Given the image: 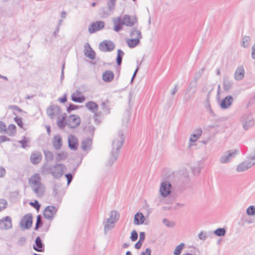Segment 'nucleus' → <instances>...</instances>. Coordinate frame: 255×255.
Returning <instances> with one entry per match:
<instances>
[{
  "mask_svg": "<svg viewBox=\"0 0 255 255\" xmlns=\"http://www.w3.org/2000/svg\"><path fill=\"white\" fill-rule=\"evenodd\" d=\"M198 237L200 240L205 241L207 238V236L205 232L202 231L199 234Z\"/></svg>",
  "mask_w": 255,
  "mask_h": 255,
  "instance_id": "bf43d9fd",
  "label": "nucleus"
},
{
  "mask_svg": "<svg viewBox=\"0 0 255 255\" xmlns=\"http://www.w3.org/2000/svg\"><path fill=\"white\" fill-rule=\"evenodd\" d=\"M12 227L11 219L9 216L3 218L0 220V229L7 230Z\"/></svg>",
  "mask_w": 255,
  "mask_h": 255,
  "instance_id": "dca6fc26",
  "label": "nucleus"
},
{
  "mask_svg": "<svg viewBox=\"0 0 255 255\" xmlns=\"http://www.w3.org/2000/svg\"><path fill=\"white\" fill-rule=\"evenodd\" d=\"M30 205L33 206L37 211H39L40 208V205L37 200H35L34 202H30Z\"/></svg>",
  "mask_w": 255,
  "mask_h": 255,
  "instance_id": "13d9d810",
  "label": "nucleus"
},
{
  "mask_svg": "<svg viewBox=\"0 0 255 255\" xmlns=\"http://www.w3.org/2000/svg\"><path fill=\"white\" fill-rule=\"evenodd\" d=\"M226 233V231L224 228H218L214 231V234L219 237L224 236Z\"/></svg>",
  "mask_w": 255,
  "mask_h": 255,
  "instance_id": "a19ab883",
  "label": "nucleus"
},
{
  "mask_svg": "<svg viewBox=\"0 0 255 255\" xmlns=\"http://www.w3.org/2000/svg\"><path fill=\"white\" fill-rule=\"evenodd\" d=\"M115 48L113 42L110 40H104L99 44V49L102 52H110Z\"/></svg>",
  "mask_w": 255,
  "mask_h": 255,
  "instance_id": "9d476101",
  "label": "nucleus"
},
{
  "mask_svg": "<svg viewBox=\"0 0 255 255\" xmlns=\"http://www.w3.org/2000/svg\"><path fill=\"white\" fill-rule=\"evenodd\" d=\"M92 141L90 137H87L82 141L81 143V147L83 150L87 151L91 149Z\"/></svg>",
  "mask_w": 255,
  "mask_h": 255,
  "instance_id": "4be33fe9",
  "label": "nucleus"
},
{
  "mask_svg": "<svg viewBox=\"0 0 255 255\" xmlns=\"http://www.w3.org/2000/svg\"><path fill=\"white\" fill-rule=\"evenodd\" d=\"M210 93H211V91H209L208 93V94L207 95V97H206V103L207 104V109H209V110L210 111L211 113H213V111H212V110L211 109L210 105L209 104V99H210Z\"/></svg>",
  "mask_w": 255,
  "mask_h": 255,
  "instance_id": "864d4df0",
  "label": "nucleus"
},
{
  "mask_svg": "<svg viewBox=\"0 0 255 255\" xmlns=\"http://www.w3.org/2000/svg\"><path fill=\"white\" fill-rule=\"evenodd\" d=\"M233 102V98L231 96H227L222 100L220 103L222 109H226L230 107Z\"/></svg>",
  "mask_w": 255,
  "mask_h": 255,
  "instance_id": "6ab92c4d",
  "label": "nucleus"
},
{
  "mask_svg": "<svg viewBox=\"0 0 255 255\" xmlns=\"http://www.w3.org/2000/svg\"><path fill=\"white\" fill-rule=\"evenodd\" d=\"M8 108L11 110H15L19 112H22V110L20 108H19L16 105H10L8 106Z\"/></svg>",
  "mask_w": 255,
  "mask_h": 255,
  "instance_id": "e2e57ef3",
  "label": "nucleus"
},
{
  "mask_svg": "<svg viewBox=\"0 0 255 255\" xmlns=\"http://www.w3.org/2000/svg\"><path fill=\"white\" fill-rule=\"evenodd\" d=\"M246 214L249 216H254L255 215V206L252 205L249 206L247 210Z\"/></svg>",
  "mask_w": 255,
  "mask_h": 255,
  "instance_id": "c03bdc74",
  "label": "nucleus"
},
{
  "mask_svg": "<svg viewBox=\"0 0 255 255\" xmlns=\"http://www.w3.org/2000/svg\"><path fill=\"white\" fill-rule=\"evenodd\" d=\"M138 238L137 233L135 230H133L131 233V236L130 238L132 242H134L137 240Z\"/></svg>",
  "mask_w": 255,
  "mask_h": 255,
  "instance_id": "5fc2aeb1",
  "label": "nucleus"
},
{
  "mask_svg": "<svg viewBox=\"0 0 255 255\" xmlns=\"http://www.w3.org/2000/svg\"><path fill=\"white\" fill-rule=\"evenodd\" d=\"M33 248L35 251L38 252H43L44 251V245L39 236L36 238L35 244L33 245Z\"/></svg>",
  "mask_w": 255,
  "mask_h": 255,
  "instance_id": "a211bd4d",
  "label": "nucleus"
},
{
  "mask_svg": "<svg viewBox=\"0 0 255 255\" xmlns=\"http://www.w3.org/2000/svg\"><path fill=\"white\" fill-rule=\"evenodd\" d=\"M61 113L60 107L57 105H52L47 110V114L51 119H54Z\"/></svg>",
  "mask_w": 255,
  "mask_h": 255,
  "instance_id": "ddd939ff",
  "label": "nucleus"
},
{
  "mask_svg": "<svg viewBox=\"0 0 255 255\" xmlns=\"http://www.w3.org/2000/svg\"><path fill=\"white\" fill-rule=\"evenodd\" d=\"M145 220V217L141 213H136L134 217L133 223L138 225L143 224Z\"/></svg>",
  "mask_w": 255,
  "mask_h": 255,
  "instance_id": "5701e85b",
  "label": "nucleus"
},
{
  "mask_svg": "<svg viewBox=\"0 0 255 255\" xmlns=\"http://www.w3.org/2000/svg\"><path fill=\"white\" fill-rule=\"evenodd\" d=\"M14 120L15 122L18 125V126H19L21 128H23V123L22 121L21 118L16 116V117L14 118Z\"/></svg>",
  "mask_w": 255,
  "mask_h": 255,
  "instance_id": "603ef678",
  "label": "nucleus"
},
{
  "mask_svg": "<svg viewBox=\"0 0 255 255\" xmlns=\"http://www.w3.org/2000/svg\"><path fill=\"white\" fill-rule=\"evenodd\" d=\"M113 22L114 30L118 32L122 29L124 25L129 27L133 26L137 22V18L135 17H131L129 15L125 14L123 17L114 18Z\"/></svg>",
  "mask_w": 255,
  "mask_h": 255,
  "instance_id": "f03ea898",
  "label": "nucleus"
},
{
  "mask_svg": "<svg viewBox=\"0 0 255 255\" xmlns=\"http://www.w3.org/2000/svg\"><path fill=\"white\" fill-rule=\"evenodd\" d=\"M115 223L114 221L107 219L104 224V232L106 234L108 231L111 230L114 227Z\"/></svg>",
  "mask_w": 255,
  "mask_h": 255,
  "instance_id": "cd10ccee",
  "label": "nucleus"
},
{
  "mask_svg": "<svg viewBox=\"0 0 255 255\" xmlns=\"http://www.w3.org/2000/svg\"><path fill=\"white\" fill-rule=\"evenodd\" d=\"M26 243V238L24 237H20L17 242V244L19 246H23Z\"/></svg>",
  "mask_w": 255,
  "mask_h": 255,
  "instance_id": "4d7b16f0",
  "label": "nucleus"
},
{
  "mask_svg": "<svg viewBox=\"0 0 255 255\" xmlns=\"http://www.w3.org/2000/svg\"><path fill=\"white\" fill-rule=\"evenodd\" d=\"M65 118L66 117L65 115L63 116L62 118L60 120L57 121V126L60 128H63L66 125H67V124H66Z\"/></svg>",
  "mask_w": 255,
  "mask_h": 255,
  "instance_id": "79ce46f5",
  "label": "nucleus"
},
{
  "mask_svg": "<svg viewBox=\"0 0 255 255\" xmlns=\"http://www.w3.org/2000/svg\"><path fill=\"white\" fill-rule=\"evenodd\" d=\"M66 170V166L62 163H56L46 169L48 173L51 174L54 178L59 179L62 176L63 172Z\"/></svg>",
  "mask_w": 255,
  "mask_h": 255,
  "instance_id": "20e7f679",
  "label": "nucleus"
},
{
  "mask_svg": "<svg viewBox=\"0 0 255 255\" xmlns=\"http://www.w3.org/2000/svg\"><path fill=\"white\" fill-rule=\"evenodd\" d=\"M204 70L205 68L203 67L201 69H200L198 72H197L195 74L193 80H196V81L198 82V80L201 78L202 75L203 74Z\"/></svg>",
  "mask_w": 255,
  "mask_h": 255,
  "instance_id": "de8ad7c7",
  "label": "nucleus"
},
{
  "mask_svg": "<svg viewBox=\"0 0 255 255\" xmlns=\"http://www.w3.org/2000/svg\"><path fill=\"white\" fill-rule=\"evenodd\" d=\"M105 26V23L103 21H97L93 22L89 27V32H96L103 28Z\"/></svg>",
  "mask_w": 255,
  "mask_h": 255,
  "instance_id": "2eb2a0df",
  "label": "nucleus"
},
{
  "mask_svg": "<svg viewBox=\"0 0 255 255\" xmlns=\"http://www.w3.org/2000/svg\"><path fill=\"white\" fill-rule=\"evenodd\" d=\"M116 3V2L111 1V0H109L108 1L107 5H108V9H109L110 11H112L115 9Z\"/></svg>",
  "mask_w": 255,
  "mask_h": 255,
  "instance_id": "3c124183",
  "label": "nucleus"
},
{
  "mask_svg": "<svg viewBox=\"0 0 255 255\" xmlns=\"http://www.w3.org/2000/svg\"><path fill=\"white\" fill-rule=\"evenodd\" d=\"M245 76V70L243 66L238 67L235 71L234 78L237 81L242 80Z\"/></svg>",
  "mask_w": 255,
  "mask_h": 255,
  "instance_id": "412c9836",
  "label": "nucleus"
},
{
  "mask_svg": "<svg viewBox=\"0 0 255 255\" xmlns=\"http://www.w3.org/2000/svg\"><path fill=\"white\" fill-rule=\"evenodd\" d=\"M42 154L40 152H34L30 155V161L34 164L39 163L41 160Z\"/></svg>",
  "mask_w": 255,
  "mask_h": 255,
  "instance_id": "393cba45",
  "label": "nucleus"
},
{
  "mask_svg": "<svg viewBox=\"0 0 255 255\" xmlns=\"http://www.w3.org/2000/svg\"><path fill=\"white\" fill-rule=\"evenodd\" d=\"M151 249L149 248L146 249L144 252L141 253L140 255H151Z\"/></svg>",
  "mask_w": 255,
  "mask_h": 255,
  "instance_id": "338daca9",
  "label": "nucleus"
},
{
  "mask_svg": "<svg viewBox=\"0 0 255 255\" xmlns=\"http://www.w3.org/2000/svg\"><path fill=\"white\" fill-rule=\"evenodd\" d=\"M194 132L192 134L189 138V141L192 142H196L201 136L202 130L201 128H197L194 131Z\"/></svg>",
  "mask_w": 255,
  "mask_h": 255,
  "instance_id": "b1692460",
  "label": "nucleus"
},
{
  "mask_svg": "<svg viewBox=\"0 0 255 255\" xmlns=\"http://www.w3.org/2000/svg\"><path fill=\"white\" fill-rule=\"evenodd\" d=\"M84 130L86 133L93 136L95 132V128L92 125H89L86 126Z\"/></svg>",
  "mask_w": 255,
  "mask_h": 255,
  "instance_id": "f704fd0d",
  "label": "nucleus"
},
{
  "mask_svg": "<svg viewBox=\"0 0 255 255\" xmlns=\"http://www.w3.org/2000/svg\"><path fill=\"white\" fill-rule=\"evenodd\" d=\"M110 102L109 100H106L102 102L101 106L103 113L105 115H109L110 113V109L109 108Z\"/></svg>",
  "mask_w": 255,
  "mask_h": 255,
  "instance_id": "c756f323",
  "label": "nucleus"
},
{
  "mask_svg": "<svg viewBox=\"0 0 255 255\" xmlns=\"http://www.w3.org/2000/svg\"><path fill=\"white\" fill-rule=\"evenodd\" d=\"M29 142V139L28 137H26V136H23V139L21 140H19L18 141V143L21 144V147L23 148H25L27 146V143Z\"/></svg>",
  "mask_w": 255,
  "mask_h": 255,
  "instance_id": "a18cd8bd",
  "label": "nucleus"
},
{
  "mask_svg": "<svg viewBox=\"0 0 255 255\" xmlns=\"http://www.w3.org/2000/svg\"><path fill=\"white\" fill-rule=\"evenodd\" d=\"M81 123L80 118L76 115L69 116L66 120V124L71 128H75Z\"/></svg>",
  "mask_w": 255,
  "mask_h": 255,
  "instance_id": "423d86ee",
  "label": "nucleus"
},
{
  "mask_svg": "<svg viewBox=\"0 0 255 255\" xmlns=\"http://www.w3.org/2000/svg\"><path fill=\"white\" fill-rule=\"evenodd\" d=\"M5 174L6 171L5 169L2 166H0V178L3 177Z\"/></svg>",
  "mask_w": 255,
  "mask_h": 255,
  "instance_id": "69168bd1",
  "label": "nucleus"
},
{
  "mask_svg": "<svg viewBox=\"0 0 255 255\" xmlns=\"http://www.w3.org/2000/svg\"><path fill=\"white\" fill-rule=\"evenodd\" d=\"M79 106L75 105L72 104H70L67 108V111L68 113H70L71 111L78 109Z\"/></svg>",
  "mask_w": 255,
  "mask_h": 255,
  "instance_id": "6e6d98bb",
  "label": "nucleus"
},
{
  "mask_svg": "<svg viewBox=\"0 0 255 255\" xmlns=\"http://www.w3.org/2000/svg\"><path fill=\"white\" fill-rule=\"evenodd\" d=\"M71 100L74 102L82 103L85 100V97L84 96H79L78 94L73 93L71 95Z\"/></svg>",
  "mask_w": 255,
  "mask_h": 255,
  "instance_id": "c85d7f7f",
  "label": "nucleus"
},
{
  "mask_svg": "<svg viewBox=\"0 0 255 255\" xmlns=\"http://www.w3.org/2000/svg\"><path fill=\"white\" fill-rule=\"evenodd\" d=\"M67 153L64 152H58L57 153V157L56 160L57 161H59L66 158Z\"/></svg>",
  "mask_w": 255,
  "mask_h": 255,
  "instance_id": "37998d69",
  "label": "nucleus"
},
{
  "mask_svg": "<svg viewBox=\"0 0 255 255\" xmlns=\"http://www.w3.org/2000/svg\"><path fill=\"white\" fill-rule=\"evenodd\" d=\"M41 180V177L38 173L34 174L28 180L32 190L38 197H42L45 191V187Z\"/></svg>",
  "mask_w": 255,
  "mask_h": 255,
  "instance_id": "7ed1b4c3",
  "label": "nucleus"
},
{
  "mask_svg": "<svg viewBox=\"0 0 255 255\" xmlns=\"http://www.w3.org/2000/svg\"><path fill=\"white\" fill-rule=\"evenodd\" d=\"M43 225V222L42 221V217L40 215H38L37 216L36 222L35 224V226L34 230H37L40 227H41Z\"/></svg>",
  "mask_w": 255,
  "mask_h": 255,
  "instance_id": "ea45409f",
  "label": "nucleus"
},
{
  "mask_svg": "<svg viewBox=\"0 0 255 255\" xmlns=\"http://www.w3.org/2000/svg\"><path fill=\"white\" fill-rule=\"evenodd\" d=\"M7 205V201L5 199H0V212L6 208Z\"/></svg>",
  "mask_w": 255,
  "mask_h": 255,
  "instance_id": "8fccbe9b",
  "label": "nucleus"
},
{
  "mask_svg": "<svg viewBox=\"0 0 255 255\" xmlns=\"http://www.w3.org/2000/svg\"><path fill=\"white\" fill-rule=\"evenodd\" d=\"M198 85V82L196 81V80H193L190 83L187 89V92L191 91L193 94H194L196 92V89Z\"/></svg>",
  "mask_w": 255,
  "mask_h": 255,
  "instance_id": "2f4dec72",
  "label": "nucleus"
},
{
  "mask_svg": "<svg viewBox=\"0 0 255 255\" xmlns=\"http://www.w3.org/2000/svg\"><path fill=\"white\" fill-rule=\"evenodd\" d=\"M124 54V52L121 49L118 50L116 61L118 66H120L122 64V59Z\"/></svg>",
  "mask_w": 255,
  "mask_h": 255,
  "instance_id": "c9c22d12",
  "label": "nucleus"
},
{
  "mask_svg": "<svg viewBox=\"0 0 255 255\" xmlns=\"http://www.w3.org/2000/svg\"><path fill=\"white\" fill-rule=\"evenodd\" d=\"M32 225V216L29 213L25 215L22 218L20 226L25 229H28L31 228Z\"/></svg>",
  "mask_w": 255,
  "mask_h": 255,
  "instance_id": "f8f14e48",
  "label": "nucleus"
},
{
  "mask_svg": "<svg viewBox=\"0 0 255 255\" xmlns=\"http://www.w3.org/2000/svg\"><path fill=\"white\" fill-rule=\"evenodd\" d=\"M10 139L9 138L7 137L5 135H0V142H3L6 141H10Z\"/></svg>",
  "mask_w": 255,
  "mask_h": 255,
  "instance_id": "0e129e2a",
  "label": "nucleus"
},
{
  "mask_svg": "<svg viewBox=\"0 0 255 255\" xmlns=\"http://www.w3.org/2000/svg\"><path fill=\"white\" fill-rule=\"evenodd\" d=\"M172 186L168 181H164L161 183L159 189L161 195L166 197L171 193Z\"/></svg>",
  "mask_w": 255,
  "mask_h": 255,
  "instance_id": "6e6552de",
  "label": "nucleus"
},
{
  "mask_svg": "<svg viewBox=\"0 0 255 255\" xmlns=\"http://www.w3.org/2000/svg\"><path fill=\"white\" fill-rule=\"evenodd\" d=\"M250 40V37L249 36H244L243 38V40H242V46L245 47V48H246L249 45V41Z\"/></svg>",
  "mask_w": 255,
  "mask_h": 255,
  "instance_id": "09e8293b",
  "label": "nucleus"
},
{
  "mask_svg": "<svg viewBox=\"0 0 255 255\" xmlns=\"http://www.w3.org/2000/svg\"><path fill=\"white\" fill-rule=\"evenodd\" d=\"M239 153V151L237 149L228 150L220 157V161L221 163H228L231 159L235 157Z\"/></svg>",
  "mask_w": 255,
  "mask_h": 255,
  "instance_id": "1a4fd4ad",
  "label": "nucleus"
},
{
  "mask_svg": "<svg viewBox=\"0 0 255 255\" xmlns=\"http://www.w3.org/2000/svg\"><path fill=\"white\" fill-rule=\"evenodd\" d=\"M145 234L144 232H141L139 233V241L143 242L145 239Z\"/></svg>",
  "mask_w": 255,
  "mask_h": 255,
  "instance_id": "774afa93",
  "label": "nucleus"
},
{
  "mask_svg": "<svg viewBox=\"0 0 255 255\" xmlns=\"http://www.w3.org/2000/svg\"><path fill=\"white\" fill-rule=\"evenodd\" d=\"M184 247L185 244L184 243H181L176 247L175 250L174 251L173 254L174 255H180L181 252Z\"/></svg>",
  "mask_w": 255,
  "mask_h": 255,
  "instance_id": "4c0bfd02",
  "label": "nucleus"
},
{
  "mask_svg": "<svg viewBox=\"0 0 255 255\" xmlns=\"http://www.w3.org/2000/svg\"><path fill=\"white\" fill-rule=\"evenodd\" d=\"M52 142L55 149H60L62 145V141L61 136L59 134L55 135L53 138Z\"/></svg>",
  "mask_w": 255,
  "mask_h": 255,
  "instance_id": "aec40b11",
  "label": "nucleus"
},
{
  "mask_svg": "<svg viewBox=\"0 0 255 255\" xmlns=\"http://www.w3.org/2000/svg\"><path fill=\"white\" fill-rule=\"evenodd\" d=\"M255 164V162L250 160H246L238 165L236 170L239 172H241L247 170Z\"/></svg>",
  "mask_w": 255,
  "mask_h": 255,
  "instance_id": "4468645a",
  "label": "nucleus"
},
{
  "mask_svg": "<svg viewBox=\"0 0 255 255\" xmlns=\"http://www.w3.org/2000/svg\"><path fill=\"white\" fill-rule=\"evenodd\" d=\"M43 153L45 159L47 161H52L53 159V154L52 152L48 150H44Z\"/></svg>",
  "mask_w": 255,
  "mask_h": 255,
  "instance_id": "58836bf2",
  "label": "nucleus"
},
{
  "mask_svg": "<svg viewBox=\"0 0 255 255\" xmlns=\"http://www.w3.org/2000/svg\"><path fill=\"white\" fill-rule=\"evenodd\" d=\"M57 209L54 206H48L45 208L43 211V216L45 218L52 220L53 217L56 215Z\"/></svg>",
  "mask_w": 255,
  "mask_h": 255,
  "instance_id": "9b49d317",
  "label": "nucleus"
},
{
  "mask_svg": "<svg viewBox=\"0 0 255 255\" xmlns=\"http://www.w3.org/2000/svg\"><path fill=\"white\" fill-rule=\"evenodd\" d=\"M85 107L92 113L97 112L99 108L98 104L93 101L88 102L86 104Z\"/></svg>",
  "mask_w": 255,
  "mask_h": 255,
  "instance_id": "bb28decb",
  "label": "nucleus"
},
{
  "mask_svg": "<svg viewBox=\"0 0 255 255\" xmlns=\"http://www.w3.org/2000/svg\"><path fill=\"white\" fill-rule=\"evenodd\" d=\"M240 122L245 130H248L255 125V120L251 113L244 114L240 118Z\"/></svg>",
  "mask_w": 255,
  "mask_h": 255,
  "instance_id": "39448f33",
  "label": "nucleus"
},
{
  "mask_svg": "<svg viewBox=\"0 0 255 255\" xmlns=\"http://www.w3.org/2000/svg\"><path fill=\"white\" fill-rule=\"evenodd\" d=\"M6 132V125L3 122L0 121V132Z\"/></svg>",
  "mask_w": 255,
  "mask_h": 255,
  "instance_id": "052dcab7",
  "label": "nucleus"
},
{
  "mask_svg": "<svg viewBox=\"0 0 255 255\" xmlns=\"http://www.w3.org/2000/svg\"><path fill=\"white\" fill-rule=\"evenodd\" d=\"M8 135L11 136H14L16 132V128L14 124H10L8 126L6 130Z\"/></svg>",
  "mask_w": 255,
  "mask_h": 255,
  "instance_id": "473e14b6",
  "label": "nucleus"
},
{
  "mask_svg": "<svg viewBox=\"0 0 255 255\" xmlns=\"http://www.w3.org/2000/svg\"><path fill=\"white\" fill-rule=\"evenodd\" d=\"M120 215L119 213L116 210H113L110 213V218H108L110 220L114 221L115 223L119 220Z\"/></svg>",
  "mask_w": 255,
  "mask_h": 255,
  "instance_id": "72a5a7b5",
  "label": "nucleus"
},
{
  "mask_svg": "<svg viewBox=\"0 0 255 255\" xmlns=\"http://www.w3.org/2000/svg\"><path fill=\"white\" fill-rule=\"evenodd\" d=\"M125 139L123 131L122 130L119 131L113 141L111 155L107 163L108 166H112L117 161L120 153V149L124 143Z\"/></svg>",
  "mask_w": 255,
  "mask_h": 255,
  "instance_id": "f257e3e1",
  "label": "nucleus"
},
{
  "mask_svg": "<svg viewBox=\"0 0 255 255\" xmlns=\"http://www.w3.org/2000/svg\"><path fill=\"white\" fill-rule=\"evenodd\" d=\"M114 77V73L110 70H107L102 75V79L106 82H111Z\"/></svg>",
  "mask_w": 255,
  "mask_h": 255,
  "instance_id": "a878e982",
  "label": "nucleus"
},
{
  "mask_svg": "<svg viewBox=\"0 0 255 255\" xmlns=\"http://www.w3.org/2000/svg\"><path fill=\"white\" fill-rule=\"evenodd\" d=\"M68 146L73 150H76L78 146V140L76 136L71 134L68 136Z\"/></svg>",
  "mask_w": 255,
  "mask_h": 255,
  "instance_id": "f3484780",
  "label": "nucleus"
},
{
  "mask_svg": "<svg viewBox=\"0 0 255 255\" xmlns=\"http://www.w3.org/2000/svg\"><path fill=\"white\" fill-rule=\"evenodd\" d=\"M135 36L133 38H127L126 39V42L129 47L132 48L135 47L140 42V39L142 38V36L141 33H130V36Z\"/></svg>",
  "mask_w": 255,
  "mask_h": 255,
  "instance_id": "0eeeda50",
  "label": "nucleus"
},
{
  "mask_svg": "<svg viewBox=\"0 0 255 255\" xmlns=\"http://www.w3.org/2000/svg\"><path fill=\"white\" fill-rule=\"evenodd\" d=\"M65 177L67 180V185H69L73 178V176L71 173H68L65 174Z\"/></svg>",
  "mask_w": 255,
  "mask_h": 255,
  "instance_id": "680f3d73",
  "label": "nucleus"
},
{
  "mask_svg": "<svg viewBox=\"0 0 255 255\" xmlns=\"http://www.w3.org/2000/svg\"><path fill=\"white\" fill-rule=\"evenodd\" d=\"M162 223L168 227L173 228L175 225V223L174 222H171L165 218L162 220Z\"/></svg>",
  "mask_w": 255,
  "mask_h": 255,
  "instance_id": "49530a36",
  "label": "nucleus"
},
{
  "mask_svg": "<svg viewBox=\"0 0 255 255\" xmlns=\"http://www.w3.org/2000/svg\"><path fill=\"white\" fill-rule=\"evenodd\" d=\"M89 49H87L85 52L86 56L91 60L95 59L96 57L95 52L92 49L90 45H88Z\"/></svg>",
  "mask_w": 255,
  "mask_h": 255,
  "instance_id": "7c9ffc66",
  "label": "nucleus"
},
{
  "mask_svg": "<svg viewBox=\"0 0 255 255\" xmlns=\"http://www.w3.org/2000/svg\"><path fill=\"white\" fill-rule=\"evenodd\" d=\"M232 86V82L227 78H224L223 81V86L225 91H228L231 89Z\"/></svg>",
  "mask_w": 255,
  "mask_h": 255,
  "instance_id": "e433bc0d",
  "label": "nucleus"
}]
</instances>
